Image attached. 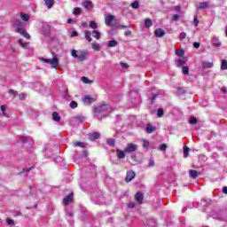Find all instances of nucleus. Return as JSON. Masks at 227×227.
Returning <instances> with one entry per match:
<instances>
[{"mask_svg":"<svg viewBox=\"0 0 227 227\" xmlns=\"http://www.w3.org/2000/svg\"><path fill=\"white\" fill-rule=\"evenodd\" d=\"M51 116H52L53 121H57V122L61 121V116H59V114H58L57 112H53L51 114Z\"/></svg>","mask_w":227,"mask_h":227,"instance_id":"17","label":"nucleus"},{"mask_svg":"<svg viewBox=\"0 0 227 227\" xmlns=\"http://www.w3.org/2000/svg\"><path fill=\"white\" fill-rule=\"evenodd\" d=\"M82 27H88V23L87 22H82L81 24Z\"/></svg>","mask_w":227,"mask_h":227,"instance_id":"61","label":"nucleus"},{"mask_svg":"<svg viewBox=\"0 0 227 227\" xmlns=\"http://www.w3.org/2000/svg\"><path fill=\"white\" fill-rule=\"evenodd\" d=\"M182 72H183L184 75H189V67L184 66L182 68Z\"/></svg>","mask_w":227,"mask_h":227,"instance_id":"32","label":"nucleus"},{"mask_svg":"<svg viewBox=\"0 0 227 227\" xmlns=\"http://www.w3.org/2000/svg\"><path fill=\"white\" fill-rule=\"evenodd\" d=\"M186 36H187V34H186L185 32H183V33H181V34L179 35V40H180L181 42H184V40H185Z\"/></svg>","mask_w":227,"mask_h":227,"instance_id":"39","label":"nucleus"},{"mask_svg":"<svg viewBox=\"0 0 227 227\" xmlns=\"http://www.w3.org/2000/svg\"><path fill=\"white\" fill-rule=\"evenodd\" d=\"M74 146H80V148H86V144L82 142H74Z\"/></svg>","mask_w":227,"mask_h":227,"instance_id":"28","label":"nucleus"},{"mask_svg":"<svg viewBox=\"0 0 227 227\" xmlns=\"http://www.w3.org/2000/svg\"><path fill=\"white\" fill-rule=\"evenodd\" d=\"M134 178H136V172L132 170L128 171L125 178L126 182H132Z\"/></svg>","mask_w":227,"mask_h":227,"instance_id":"7","label":"nucleus"},{"mask_svg":"<svg viewBox=\"0 0 227 227\" xmlns=\"http://www.w3.org/2000/svg\"><path fill=\"white\" fill-rule=\"evenodd\" d=\"M127 27H129V26H125V25H119L118 26V29H127Z\"/></svg>","mask_w":227,"mask_h":227,"instance_id":"54","label":"nucleus"},{"mask_svg":"<svg viewBox=\"0 0 227 227\" xmlns=\"http://www.w3.org/2000/svg\"><path fill=\"white\" fill-rule=\"evenodd\" d=\"M178 19H180V15H178V14H175V15L172 17V20H175V21L178 20Z\"/></svg>","mask_w":227,"mask_h":227,"instance_id":"51","label":"nucleus"},{"mask_svg":"<svg viewBox=\"0 0 227 227\" xmlns=\"http://www.w3.org/2000/svg\"><path fill=\"white\" fill-rule=\"evenodd\" d=\"M189 122H190L192 125H195V123H198V119H196V117H191Z\"/></svg>","mask_w":227,"mask_h":227,"instance_id":"41","label":"nucleus"},{"mask_svg":"<svg viewBox=\"0 0 227 227\" xmlns=\"http://www.w3.org/2000/svg\"><path fill=\"white\" fill-rule=\"evenodd\" d=\"M201 173L198 172L197 170L194 169H190L189 170V176L190 178H198Z\"/></svg>","mask_w":227,"mask_h":227,"instance_id":"14","label":"nucleus"},{"mask_svg":"<svg viewBox=\"0 0 227 227\" xmlns=\"http://www.w3.org/2000/svg\"><path fill=\"white\" fill-rule=\"evenodd\" d=\"M73 13L74 15H81V8L79 7L74 8Z\"/></svg>","mask_w":227,"mask_h":227,"instance_id":"42","label":"nucleus"},{"mask_svg":"<svg viewBox=\"0 0 227 227\" xmlns=\"http://www.w3.org/2000/svg\"><path fill=\"white\" fill-rule=\"evenodd\" d=\"M9 93H10V95H13L14 97H17V95H19V92H17L14 90H10Z\"/></svg>","mask_w":227,"mask_h":227,"instance_id":"48","label":"nucleus"},{"mask_svg":"<svg viewBox=\"0 0 227 227\" xmlns=\"http://www.w3.org/2000/svg\"><path fill=\"white\" fill-rule=\"evenodd\" d=\"M137 148H138L137 145L134 143H129L124 148V152L125 153H132L134 152H137Z\"/></svg>","mask_w":227,"mask_h":227,"instance_id":"5","label":"nucleus"},{"mask_svg":"<svg viewBox=\"0 0 227 227\" xmlns=\"http://www.w3.org/2000/svg\"><path fill=\"white\" fill-rule=\"evenodd\" d=\"M143 146L148 149L150 146V142L148 140H144Z\"/></svg>","mask_w":227,"mask_h":227,"instance_id":"44","label":"nucleus"},{"mask_svg":"<svg viewBox=\"0 0 227 227\" xmlns=\"http://www.w3.org/2000/svg\"><path fill=\"white\" fill-rule=\"evenodd\" d=\"M84 35L87 41L91 42V32L90 30H85Z\"/></svg>","mask_w":227,"mask_h":227,"instance_id":"26","label":"nucleus"},{"mask_svg":"<svg viewBox=\"0 0 227 227\" xmlns=\"http://www.w3.org/2000/svg\"><path fill=\"white\" fill-rule=\"evenodd\" d=\"M164 35H166V32L162 28H157L154 31V35L157 36V38H162V36H164Z\"/></svg>","mask_w":227,"mask_h":227,"instance_id":"13","label":"nucleus"},{"mask_svg":"<svg viewBox=\"0 0 227 227\" xmlns=\"http://www.w3.org/2000/svg\"><path fill=\"white\" fill-rule=\"evenodd\" d=\"M90 27L91 28V29H94V30H97V27H98V24H97V21H95V20H91L90 22Z\"/></svg>","mask_w":227,"mask_h":227,"instance_id":"25","label":"nucleus"},{"mask_svg":"<svg viewBox=\"0 0 227 227\" xmlns=\"http://www.w3.org/2000/svg\"><path fill=\"white\" fill-rule=\"evenodd\" d=\"M131 7L134 9V10H137V8H139V2L137 1H135L131 4Z\"/></svg>","mask_w":227,"mask_h":227,"instance_id":"40","label":"nucleus"},{"mask_svg":"<svg viewBox=\"0 0 227 227\" xmlns=\"http://www.w3.org/2000/svg\"><path fill=\"white\" fill-rule=\"evenodd\" d=\"M223 192L224 194H227V186H224L223 188Z\"/></svg>","mask_w":227,"mask_h":227,"instance_id":"64","label":"nucleus"},{"mask_svg":"<svg viewBox=\"0 0 227 227\" xmlns=\"http://www.w3.org/2000/svg\"><path fill=\"white\" fill-rule=\"evenodd\" d=\"M118 45V42L116 40H112L108 42V47H116Z\"/></svg>","mask_w":227,"mask_h":227,"instance_id":"36","label":"nucleus"},{"mask_svg":"<svg viewBox=\"0 0 227 227\" xmlns=\"http://www.w3.org/2000/svg\"><path fill=\"white\" fill-rule=\"evenodd\" d=\"M0 108H1L2 113H6V106L2 105V106H0Z\"/></svg>","mask_w":227,"mask_h":227,"instance_id":"56","label":"nucleus"},{"mask_svg":"<svg viewBox=\"0 0 227 227\" xmlns=\"http://www.w3.org/2000/svg\"><path fill=\"white\" fill-rule=\"evenodd\" d=\"M110 113H113V108L109 105H101L94 110V116L98 120H102L103 116H107Z\"/></svg>","mask_w":227,"mask_h":227,"instance_id":"1","label":"nucleus"},{"mask_svg":"<svg viewBox=\"0 0 227 227\" xmlns=\"http://www.w3.org/2000/svg\"><path fill=\"white\" fill-rule=\"evenodd\" d=\"M41 61H43V63H49V65H51V68H58V66L59 65V58H58L57 56L53 57V59H40Z\"/></svg>","mask_w":227,"mask_h":227,"instance_id":"3","label":"nucleus"},{"mask_svg":"<svg viewBox=\"0 0 227 227\" xmlns=\"http://www.w3.org/2000/svg\"><path fill=\"white\" fill-rule=\"evenodd\" d=\"M190 148L187 146H184V159H187V157H189V152H190Z\"/></svg>","mask_w":227,"mask_h":227,"instance_id":"27","label":"nucleus"},{"mask_svg":"<svg viewBox=\"0 0 227 227\" xmlns=\"http://www.w3.org/2000/svg\"><path fill=\"white\" fill-rule=\"evenodd\" d=\"M82 6L86 9V10H93V3H91V1L90 0H84L82 2Z\"/></svg>","mask_w":227,"mask_h":227,"instance_id":"11","label":"nucleus"},{"mask_svg":"<svg viewBox=\"0 0 227 227\" xmlns=\"http://www.w3.org/2000/svg\"><path fill=\"white\" fill-rule=\"evenodd\" d=\"M67 215H68V217H74V213L72 212H67Z\"/></svg>","mask_w":227,"mask_h":227,"instance_id":"63","label":"nucleus"},{"mask_svg":"<svg viewBox=\"0 0 227 227\" xmlns=\"http://www.w3.org/2000/svg\"><path fill=\"white\" fill-rule=\"evenodd\" d=\"M47 8L51 9L54 6V0H44Z\"/></svg>","mask_w":227,"mask_h":227,"instance_id":"22","label":"nucleus"},{"mask_svg":"<svg viewBox=\"0 0 227 227\" xmlns=\"http://www.w3.org/2000/svg\"><path fill=\"white\" fill-rule=\"evenodd\" d=\"M70 107H71V109H75L77 107V102L72 101L70 103Z\"/></svg>","mask_w":227,"mask_h":227,"instance_id":"45","label":"nucleus"},{"mask_svg":"<svg viewBox=\"0 0 227 227\" xmlns=\"http://www.w3.org/2000/svg\"><path fill=\"white\" fill-rule=\"evenodd\" d=\"M186 61L184 60V59H178L176 60V67H182L183 65H185Z\"/></svg>","mask_w":227,"mask_h":227,"instance_id":"38","label":"nucleus"},{"mask_svg":"<svg viewBox=\"0 0 227 227\" xmlns=\"http://www.w3.org/2000/svg\"><path fill=\"white\" fill-rule=\"evenodd\" d=\"M214 67V63L212 62H207V61H202V68L205 70L207 68H212Z\"/></svg>","mask_w":227,"mask_h":227,"instance_id":"19","label":"nucleus"},{"mask_svg":"<svg viewBox=\"0 0 227 227\" xmlns=\"http://www.w3.org/2000/svg\"><path fill=\"white\" fill-rule=\"evenodd\" d=\"M145 27H152V26H153L152 20H150V19H145Z\"/></svg>","mask_w":227,"mask_h":227,"instance_id":"30","label":"nucleus"},{"mask_svg":"<svg viewBox=\"0 0 227 227\" xmlns=\"http://www.w3.org/2000/svg\"><path fill=\"white\" fill-rule=\"evenodd\" d=\"M71 56L73 58H77L78 61H84L88 53L86 51H79V53H77L76 50H72Z\"/></svg>","mask_w":227,"mask_h":227,"instance_id":"4","label":"nucleus"},{"mask_svg":"<svg viewBox=\"0 0 227 227\" xmlns=\"http://www.w3.org/2000/svg\"><path fill=\"white\" fill-rule=\"evenodd\" d=\"M70 36L71 38H74V36H79V33H77V31H73Z\"/></svg>","mask_w":227,"mask_h":227,"instance_id":"50","label":"nucleus"},{"mask_svg":"<svg viewBox=\"0 0 227 227\" xmlns=\"http://www.w3.org/2000/svg\"><path fill=\"white\" fill-rule=\"evenodd\" d=\"M213 45H215V47H221V41H219L218 37H213Z\"/></svg>","mask_w":227,"mask_h":227,"instance_id":"24","label":"nucleus"},{"mask_svg":"<svg viewBox=\"0 0 227 227\" xmlns=\"http://www.w3.org/2000/svg\"><path fill=\"white\" fill-rule=\"evenodd\" d=\"M116 155L119 159H125L126 157L125 151H121L120 149L116 150Z\"/></svg>","mask_w":227,"mask_h":227,"instance_id":"18","label":"nucleus"},{"mask_svg":"<svg viewBox=\"0 0 227 227\" xmlns=\"http://www.w3.org/2000/svg\"><path fill=\"white\" fill-rule=\"evenodd\" d=\"M82 100L85 106H90L95 102V98H91L90 96H85Z\"/></svg>","mask_w":227,"mask_h":227,"instance_id":"8","label":"nucleus"},{"mask_svg":"<svg viewBox=\"0 0 227 227\" xmlns=\"http://www.w3.org/2000/svg\"><path fill=\"white\" fill-rule=\"evenodd\" d=\"M155 98H157V94L153 95V98L151 99L152 104H153V102H155Z\"/></svg>","mask_w":227,"mask_h":227,"instance_id":"59","label":"nucleus"},{"mask_svg":"<svg viewBox=\"0 0 227 227\" xmlns=\"http://www.w3.org/2000/svg\"><path fill=\"white\" fill-rule=\"evenodd\" d=\"M6 223L9 226H15V221H13L12 218H7Z\"/></svg>","mask_w":227,"mask_h":227,"instance_id":"37","label":"nucleus"},{"mask_svg":"<svg viewBox=\"0 0 227 227\" xmlns=\"http://www.w3.org/2000/svg\"><path fill=\"white\" fill-rule=\"evenodd\" d=\"M221 70H227V60L226 59L222 60Z\"/></svg>","mask_w":227,"mask_h":227,"instance_id":"29","label":"nucleus"},{"mask_svg":"<svg viewBox=\"0 0 227 227\" xmlns=\"http://www.w3.org/2000/svg\"><path fill=\"white\" fill-rule=\"evenodd\" d=\"M145 131L147 134H153V132H155V127L152 124H147Z\"/></svg>","mask_w":227,"mask_h":227,"instance_id":"16","label":"nucleus"},{"mask_svg":"<svg viewBox=\"0 0 227 227\" xmlns=\"http://www.w3.org/2000/svg\"><path fill=\"white\" fill-rule=\"evenodd\" d=\"M149 166L150 167L155 166V161H153V160H149Z\"/></svg>","mask_w":227,"mask_h":227,"instance_id":"60","label":"nucleus"},{"mask_svg":"<svg viewBox=\"0 0 227 227\" xmlns=\"http://www.w3.org/2000/svg\"><path fill=\"white\" fill-rule=\"evenodd\" d=\"M157 116L158 118H162V116H164V109L159 108L157 111Z\"/></svg>","mask_w":227,"mask_h":227,"instance_id":"33","label":"nucleus"},{"mask_svg":"<svg viewBox=\"0 0 227 227\" xmlns=\"http://www.w3.org/2000/svg\"><path fill=\"white\" fill-rule=\"evenodd\" d=\"M93 51H100V44L98 43H92Z\"/></svg>","mask_w":227,"mask_h":227,"instance_id":"34","label":"nucleus"},{"mask_svg":"<svg viewBox=\"0 0 227 227\" xmlns=\"http://www.w3.org/2000/svg\"><path fill=\"white\" fill-rule=\"evenodd\" d=\"M121 67H122V68H129V65L123 62H121Z\"/></svg>","mask_w":227,"mask_h":227,"instance_id":"57","label":"nucleus"},{"mask_svg":"<svg viewBox=\"0 0 227 227\" xmlns=\"http://www.w3.org/2000/svg\"><path fill=\"white\" fill-rule=\"evenodd\" d=\"M168 148V145L166 144H162L160 145V150L161 152H166V149Z\"/></svg>","mask_w":227,"mask_h":227,"instance_id":"43","label":"nucleus"},{"mask_svg":"<svg viewBox=\"0 0 227 227\" xmlns=\"http://www.w3.org/2000/svg\"><path fill=\"white\" fill-rule=\"evenodd\" d=\"M73 201H74V195L69 194L66 198H64L63 204L67 206V205H70V203H72Z\"/></svg>","mask_w":227,"mask_h":227,"instance_id":"12","label":"nucleus"},{"mask_svg":"<svg viewBox=\"0 0 227 227\" xmlns=\"http://www.w3.org/2000/svg\"><path fill=\"white\" fill-rule=\"evenodd\" d=\"M30 169H33V167H30V168H24L22 169V173H28V171H29Z\"/></svg>","mask_w":227,"mask_h":227,"instance_id":"49","label":"nucleus"},{"mask_svg":"<svg viewBox=\"0 0 227 227\" xmlns=\"http://www.w3.org/2000/svg\"><path fill=\"white\" fill-rule=\"evenodd\" d=\"M128 207H129V208H134V207H136V204L134 202H129L128 204Z\"/></svg>","mask_w":227,"mask_h":227,"instance_id":"55","label":"nucleus"},{"mask_svg":"<svg viewBox=\"0 0 227 227\" xmlns=\"http://www.w3.org/2000/svg\"><path fill=\"white\" fill-rule=\"evenodd\" d=\"M12 26L16 27L17 33H20V35H22V36H24L27 40L31 38V35L26 31V29H24V23H22L20 20H15L12 22Z\"/></svg>","mask_w":227,"mask_h":227,"instance_id":"2","label":"nucleus"},{"mask_svg":"<svg viewBox=\"0 0 227 227\" xmlns=\"http://www.w3.org/2000/svg\"><path fill=\"white\" fill-rule=\"evenodd\" d=\"M20 140L22 143H26L27 141V137H20Z\"/></svg>","mask_w":227,"mask_h":227,"instance_id":"58","label":"nucleus"},{"mask_svg":"<svg viewBox=\"0 0 227 227\" xmlns=\"http://www.w3.org/2000/svg\"><path fill=\"white\" fill-rule=\"evenodd\" d=\"M82 82H84L85 84H90V82H91V81H90V79L86 78V77H82Z\"/></svg>","mask_w":227,"mask_h":227,"instance_id":"46","label":"nucleus"},{"mask_svg":"<svg viewBox=\"0 0 227 227\" xmlns=\"http://www.w3.org/2000/svg\"><path fill=\"white\" fill-rule=\"evenodd\" d=\"M174 10H175L176 12H180L181 7H180V6H175V7H174Z\"/></svg>","mask_w":227,"mask_h":227,"instance_id":"62","label":"nucleus"},{"mask_svg":"<svg viewBox=\"0 0 227 227\" xmlns=\"http://www.w3.org/2000/svg\"><path fill=\"white\" fill-rule=\"evenodd\" d=\"M115 17L113 14H109L105 19V24L108 27H113V21L114 20Z\"/></svg>","mask_w":227,"mask_h":227,"instance_id":"6","label":"nucleus"},{"mask_svg":"<svg viewBox=\"0 0 227 227\" xmlns=\"http://www.w3.org/2000/svg\"><path fill=\"white\" fill-rule=\"evenodd\" d=\"M106 143H107V145H109V146H114L116 141L114 138H108L106 140Z\"/></svg>","mask_w":227,"mask_h":227,"instance_id":"31","label":"nucleus"},{"mask_svg":"<svg viewBox=\"0 0 227 227\" xmlns=\"http://www.w3.org/2000/svg\"><path fill=\"white\" fill-rule=\"evenodd\" d=\"M18 43H20V45L21 47H23V49H27V47H29V43H27L26 42L24 43V41L22 39H19Z\"/></svg>","mask_w":227,"mask_h":227,"instance_id":"21","label":"nucleus"},{"mask_svg":"<svg viewBox=\"0 0 227 227\" xmlns=\"http://www.w3.org/2000/svg\"><path fill=\"white\" fill-rule=\"evenodd\" d=\"M93 37L96 38V40H100L102 34H100V31L98 30H93L92 31Z\"/></svg>","mask_w":227,"mask_h":227,"instance_id":"20","label":"nucleus"},{"mask_svg":"<svg viewBox=\"0 0 227 227\" xmlns=\"http://www.w3.org/2000/svg\"><path fill=\"white\" fill-rule=\"evenodd\" d=\"M144 199L145 197L143 195V192H137V194L135 195V200L138 205H142Z\"/></svg>","mask_w":227,"mask_h":227,"instance_id":"10","label":"nucleus"},{"mask_svg":"<svg viewBox=\"0 0 227 227\" xmlns=\"http://www.w3.org/2000/svg\"><path fill=\"white\" fill-rule=\"evenodd\" d=\"M20 19H22V20H24L25 22H27V20H29V16L24 12H20Z\"/></svg>","mask_w":227,"mask_h":227,"instance_id":"23","label":"nucleus"},{"mask_svg":"<svg viewBox=\"0 0 227 227\" xmlns=\"http://www.w3.org/2000/svg\"><path fill=\"white\" fill-rule=\"evenodd\" d=\"M193 24H194L195 27H198V24H200V20H198V16L194 17Z\"/></svg>","mask_w":227,"mask_h":227,"instance_id":"47","label":"nucleus"},{"mask_svg":"<svg viewBox=\"0 0 227 227\" xmlns=\"http://www.w3.org/2000/svg\"><path fill=\"white\" fill-rule=\"evenodd\" d=\"M200 43L198 42L193 43L194 49H200Z\"/></svg>","mask_w":227,"mask_h":227,"instance_id":"52","label":"nucleus"},{"mask_svg":"<svg viewBox=\"0 0 227 227\" xmlns=\"http://www.w3.org/2000/svg\"><path fill=\"white\" fill-rule=\"evenodd\" d=\"M210 6V2H200L196 5L197 10H207Z\"/></svg>","mask_w":227,"mask_h":227,"instance_id":"9","label":"nucleus"},{"mask_svg":"<svg viewBox=\"0 0 227 227\" xmlns=\"http://www.w3.org/2000/svg\"><path fill=\"white\" fill-rule=\"evenodd\" d=\"M19 98H20V100H24V98H26V94L20 93V94L19 95Z\"/></svg>","mask_w":227,"mask_h":227,"instance_id":"53","label":"nucleus"},{"mask_svg":"<svg viewBox=\"0 0 227 227\" xmlns=\"http://www.w3.org/2000/svg\"><path fill=\"white\" fill-rule=\"evenodd\" d=\"M176 54L179 57L182 58V56H184V54H185V51L182 50H176Z\"/></svg>","mask_w":227,"mask_h":227,"instance_id":"35","label":"nucleus"},{"mask_svg":"<svg viewBox=\"0 0 227 227\" xmlns=\"http://www.w3.org/2000/svg\"><path fill=\"white\" fill-rule=\"evenodd\" d=\"M100 137V133L94 132L90 135H89L90 141H95L96 139H98Z\"/></svg>","mask_w":227,"mask_h":227,"instance_id":"15","label":"nucleus"}]
</instances>
